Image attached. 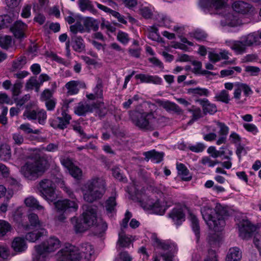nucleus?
Wrapping results in <instances>:
<instances>
[{"mask_svg":"<svg viewBox=\"0 0 261 261\" xmlns=\"http://www.w3.org/2000/svg\"><path fill=\"white\" fill-rule=\"evenodd\" d=\"M50 124L54 128H59L63 129L65 125V120L63 118L57 117L55 119L51 120Z\"/></svg>","mask_w":261,"mask_h":261,"instance_id":"obj_56","label":"nucleus"},{"mask_svg":"<svg viewBox=\"0 0 261 261\" xmlns=\"http://www.w3.org/2000/svg\"><path fill=\"white\" fill-rule=\"evenodd\" d=\"M69 15L66 17V21L68 23L72 24L74 23V24L72 25H75L81 23V21L82 20V16L81 15L73 13L70 12H69Z\"/></svg>","mask_w":261,"mask_h":261,"instance_id":"obj_46","label":"nucleus"},{"mask_svg":"<svg viewBox=\"0 0 261 261\" xmlns=\"http://www.w3.org/2000/svg\"><path fill=\"white\" fill-rule=\"evenodd\" d=\"M93 106L94 110L99 117H103L106 114L107 109L103 102L93 103Z\"/></svg>","mask_w":261,"mask_h":261,"instance_id":"obj_48","label":"nucleus"},{"mask_svg":"<svg viewBox=\"0 0 261 261\" xmlns=\"http://www.w3.org/2000/svg\"><path fill=\"white\" fill-rule=\"evenodd\" d=\"M144 155L146 158L150 159L154 163H159L162 161L164 153L156 152L154 150H152L144 152Z\"/></svg>","mask_w":261,"mask_h":261,"instance_id":"obj_33","label":"nucleus"},{"mask_svg":"<svg viewBox=\"0 0 261 261\" xmlns=\"http://www.w3.org/2000/svg\"><path fill=\"white\" fill-rule=\"evenodd\" d=\"M78 5L80 10L83 12L86 10L89 11L92 13L96 12V10L94 9L90 0H79Z\"/></svg>","mask_w":261,"mask_h":261,"instance_id":"obj_39","label":"nucleus"},{"mask_svg":"<svg viewBox=\"0 0 261 261\" xmlns=\"http://www.w3.org/2000/svg\"><path fill=\"white\" fill-rule=\"evenodd\" d=\"M45 233V230L44 228H41L38 231H35L28 233L25 235V239L30 242H35Z\"/></svg>","mask_w":261,"mask_h":261,"instance_id":"obj_40","label":"nucleus"},{"mask_svg":"<svg viewBox=\"0 0 261 261\" xmlns=\"http://www.w3.org/2000/svg\"><path fill=\"white\" fill-rule=\"evenodd\" d=\"M155 102L160 107H162L168 112H172L177 114L183 113V111L174 102L159 99H156Z\"/></svg>","mask_w":261,"mask_h":261,"instance_id":"obj_16","label":"nucleus"},{"mask_svg":"<svg viewBox=\"0 0 261 261\" xmlns=\"http://www.w3.org/2000/svg\"><path fill=\"white\" fill-rule=\"evenodd\" d=\"M226 43L237 55H242L246 51L247 47L241 39L240 40L226 41Z\"/></svg>","mask_w":261,"mask_h":261,"instance_id":"obj_17","label":"nucleus"},{"mask_svg":"<svg viewBox=\"0 0 261 261\" xmlns=\"http://www.w3.org/2000/svg\"><path fill=\"white\" fill-rule=\"evenodd\" d=\"M176 168L178 175L181 177L182 180L189 181L191 179L192 176L189 175L188 169L183 164L177 163Z\"/></svg>","mask_w":261,"mask_h":261,"instance_id":"obj_35","label":"nucleus"},{"mask_svg":"<svg viewBox=\"0 0 261 261\" xmlns=\"http://www.w3.org/2000/svg\"><path fill=\"white\" fill-rule=\"evenodd\" d=\"M158 20L159 22V25L161 27H165L166 28L171 27L170 23L171 20L170 18L165 15L162 14L159 15L158 17Z\"/></svg>","mask_w":261,"mask_h":261,"instance_id":"obj_57","label":"nucleus"},{"mask_svg":"<svg viewBox=\"0 0 261 261\" xmlns=\"http://www.w3.org/2000/svg\"><path fill=\"white\" fill-rule=\"evenodd\" d=\"M141 206L146 210H151L154 213L162 215L164 213L165 208L158 200L153 198L151 196H148V193L144 191H138L136 193Z\"/></svg>","mask_w":261,"mask_h":261,"instance_id":"obj_10","label":"nucleus"},{"mask_svg":"<svg viewBox=\"0 0 261 261\" xmlns=\"http://www.w3.org/2000/svg\"><path fill=\"white\" fill-rule=\"evenodd\" d=\"M13 20L11 16L7 14L0 16V27H8Z\"/></svg>","mask_w":261,"mask_h":261,"instance_id":"obj_59","label":"nucleus"},{"mask_svg":"<svg viewBox=\"0 0 261 261\" xmlns=\"http://www.w3.org/2000/svg\"><path fill=\"white\" fill-rule=\"evenodd\" d=\"M78 82L75 81L69 82L66 84V88L68 89L67 92L68 95H73L78 93L77 88Z\"/></svg>","mask_w":261,"mask_h":261,"instance_id":"obj_51","label":"nucleus"},{"mask_svg":"<svg viewBox=\"0 0 261 261\" xmlns=\"http://www.w3.org/2000/svg\"><path fill=\"white\" fill-rule=\"evenodd\" d=\"M24 202L27 207L41 211L43 214L45 213L44 207L40 205L39 201L32 196L26 198L24 200Z\"/></svg>","mask_w":261,"mask_h":261,"instance_id":"obj_28","label":"nucleus"},{"mask_svg":"<svg viewBox=\"0 0 261 261\" xmlns=\"http://www.w3.org/2000/svg\"><path fill=\"white\" fill-rule=\"evenodd\" d=\"M11 157L10 146L8 144H2L0 147V159L2 161H7Z\"/></svg>","mask_w":261,"mask_h":261,"instance_id":"obj_38","label":"nucleus"},{"mask_svg":"<svg viewBox=\"0 0 261 261\" xmlns=\"http://www.w3.org/2000/svg\"><path fill=\"white\" fill-rule=\"evenodd\" d=\"M102 85L100 81H98L96 87L93 89V93L87 94V97L89 99L101 98L103 96Z\"/></svg>","mask_w":261,"mask_h":261,"instance_id":"obj_36","label":"nucleus"},{"mask_svg":"<svg viewBox=\"0 0 261 261\" xmlns=\"http://www.w3.org/2000/svg\"><path fill=\"white\" fill-rule=\"evenodd\" d=\"M242 24L241 19L232 12L226 14L221 20V24L223 27L234 28L240 27Z\"/></svg>","mask_w":261,"mask_h":261,"instance_id":"obj_13","label":"nucleus"},{"mask_svg":"<svg viewBox=\"0 0 261 261\" xmlns=\"http://www.w3.org/2000/svg\"><path fill=\"white\" fill-rule=\"evenodd\" d=\"M27 59L25 57H20L13 62L12 68L14 69H21L26 64Z\"/></svg>","mask_w":261,"mask_h":261,"instance_id":"obj_58","label":"nucleus"},{"mask_svg":"<svg viewBox=\"0 0 261 261\" xmlns=\"http://www.w3.org/2000/svg\"><path fill=\"white\" fill-rule=\"evenodd\" d=\"M205 145L201 143H197L194 145H189L188 148L193 152H201L205 149Z\"/></svg>","mask_w":261,"mask_h":261,"instance_id":"obj_64","label":"nucleus"},{"mask_svg":"<svg viewBox=\"0 0 261 261\" xmlns=\"http://www.w3.org/2000/svg\"><path fill=\"white\" fill-rule=\"evenodd\" d=\"M131 242L130 238L127 237L124 232H120L119 233L118 243L121 247H128Z\"/></svg>","mask_w":261,"mask_h":261,"instance_id":"obj_55","label":"nucleus"},{"mask_svg":"<svg viewBox=\"0 0 261 261\" xmlns=\"http://www.w3.org/2000/svg\"><path fill=\"white\" fill-rule=\"evenodd\" d=\"M47 118L46 112L44 110L37 111V119L39 124L44 125Z\"/></svg>","mask_w":261,"mask_h":261,"instance_id":"obj_63","label":"nucleus"},{"mask_svg":"<svg viewBox=\"0 0 261 261\" xmlns=\"http://www.w3.org/2000/svg\"><path fill=\"white\" fill-rule=\"evenodd\" d=\"M245 71L250 76H257L260 72V69L259 67L253 66H245Z\"/></svg>","mask_w":261,"mask_h":261,"instance_id":"obj_60","label":"nucleus"},{"mask_svg":"<svg viewBox=\"0 0 261 261\" xmlns=\"http://www.w3.org/2000/svg\"><path fill=\"white\" fill-rule=\"evenodd\" d=\"M226 0H200L199 5L205 12L212 13L214 10L225 7Z\"/></svg>","mask_w":261,"mask_h":261,"instance_id":"obj_12","label":"nucleus"},{"mask_svg":"<svg viewBox=\"0 0 261 261\" xmlns=\"http://www.w3.org/2000/svg\"><path fill=\"white\" fill-rule=\"evenodd\" d=\"M188 93L194 96H207L210 94V91L205 88L197 87L195 88H190L188 90Z\"/></svg>","mask_w":261,"mask_h":261,"instance_id":"obj_45","label":"nucleus"},{"mask_svg":"<svg viewBox=\"0 0 261 261\" xmlns=\"http://www.w3.org/2000/svg\"><path fill=\"white\" fill-rule=\"evenodd\" d=\"M116 206V198L114 196L110 197L106 201L105 207L108 215L112 216V213L115 212Z\"/></svg>","mask_w":261,"mask_h":261,"instance_id":"obj_42","label":"nucleus"},{"mask_svg":"<svg viewBox=\"0 0 261 261\" xmlns=\"http://www.w3.org/2000/svg\"><path fill=\"white\" fill-rule=\"evenodd\" d=\"M12 140L14 145L20 146L24 143V138L20 132H16L12 134Z\"/></svg>","mask_w":261,"mask_h":261,"instance_id":"obj_54","label":"nucleus"},{"mask_svg":"<svg viewBox=\"0 0 261 261\" xmlns=\"http://www.w3.org/2000/svg\"><path fill=\"white\" fill-rule=\"evenodd\" d=\"M12 248L15 251L21 252L27 249V246L23 239L17 237L15 238L12 242Z\"/></svg>","mask_w":261,"mask_h":261,"instance_id":"obj_32","label":"nucleus"},{"mask_svg":"<svg viewBox=\"0 0 261 261\" xmlns=\"http://www.w3.org/2000/svg\"><path fill=\"white\" fill-rule=\"evenodd\" d=\"M39 195L48 203L54 202L56 208V220L59 223L64 222L65 218V201L58 200L61 193L56 189L55 184L50 179H43L38 185Z\"/></svg>","mask_w":261,"mask_h":261,"instance_id":"obj_1","label":"nucleus"},{"mask_svg":"<svg viewBox=\"0 0 261 261\" xmlns=\"http://www.w3.org/2000/svg\"><path fill=\"white\" fill-rule=\"evenodd\" d=\"M95 4H96L97 7L99 9L111 14L112 16L117 18L119 22L124 24L127 23V21L125 19L124 16L121 15L119 12L113 10L110 8L105 6H103L101 4H100L97 2H95Z\"/></svg>","mask_w":261,"mask_h":261,"instance_id":"obj_24","label":"nucleus"},{"mask_svg":"<svg viewBox=\"0 0 261 261\" xmlns=\"http://www.w3.org/2000/svg\"><path fill=\"white\" fill-rule=\"evenodd\" d=\"M200 163L205 166L213 167L217 164H219L220 162L217 160H213L210 156H205L201 159Z\"/></svg>","mask_w":261,"mask_h":261,"instance_id":"obj_53","label":"nucleus"},{"mask_svg":"<svg viewBox=\"0 0 261 261\" xmlns=\"http://www.w3.org/2000/svg\"><path fill=\"white\" fill-rule=\"evenodd\" d=\"M150 239L154 247L165 252L161 253L164 261H175L173 259V256L177 252V248L174 242L170 240H161L158 238L156 234L154 233L151 234Z\"/></svg>","mask_w":261,"mask_h":261,"instance_id":"obj_9","label":"nucleus"},{"mask_svg":"<svg viewBox=\"0 0 261 261\" xmlns=\"http://www.w3.org/2000/svg\"><path fill=\"white\" fill-rule=\"evenodd\" d=\"M81 220L79 221L75 217L70 221L76 232H82L96 224L99 219L97 216V207L93 205H84Z\"/></svg>","mask_w":261,"mask_h":261,"instance_id":"obj_4","label":"nucleus"},{"mask_svg":"<svg viewBox=\"0 0 261 261\" xmlns=\"http://www.w3.org/2000/svg\"><path fill=\"white\" fill-rule=\"evenodd\" d=\"M71 45L74 50L77 52H82L85 49L84 40L81 37L72 38Z\"/></svg>","mask_w":261,"mask_h":261,"instance_id":"obj_41","label":"nucleus"},{"mask_svg":"<svg viewBox=\"0 0 261 261\" xmlns=\"http://www.w3.org/2000/svg\"><path fill=\"white\" fill-rule=\"evenodd\" d=\"M215 125L218 128V136L214 133L216 130L215 127L214 125L205 126L203 128L205 132H213L205 134L203 136V139L206 141L212 142L216 140V144L217 145H220L225 144L227 142V136L229 133V127L223 122L218 121H214Z\"/></svg>","mask_w":261,"mask_h":261,"instance_id":"obj_8","label":"nucleus"},{"mask_svg":"<svg viewBox=\"0 0 261 261\" xmlns=\"http://www.w3.org/2000/svg\"><path fill=\"white\" fill-rule=\"evenodd\" d=\"M106 182L102 177H93L82 188L84 200L88 202H93L101 198L106 192Z\"/></svg>","mask_w":261,"mask_h":261,"instance_id":"obj_3","label":"nucleus"},{"mask_svg":"<svg viewBox=\"0 0 261 261\" xmlns=\"http://www.w3.org/2000/svg\"><path fill=\"white\" fill-rule=\"evenodd\" d=\"M232 7L234 11L242 14L250 13L253 11V8L250 4L243 1L234 2Z\"/></svg>","mask_w":261,"mask_h":261,"instance_id":"obj_19","label":"nucleus"},{"mask_svg":"<svg viewBox=\"0 0 261 261\" xmlns=\"http://www.w3.org/2000/svg\"><path fill=\"white\" fill-rule=\"evenodd\" d=\"M28 220L30 225L28 224L30 227L25 230L31 229V227L33 228H41L42 223L39 220L38 215L35 213H31L28 215Z\"/></svg>","mask_w":261,"mask_h":261,"instance_id":"obj_37","label":"nucleus"},{"mask_svg":"<svg viewBox=\"0 0 261 261\" xmlns=\"http://www.w3.org/2000/svg\"><path fill=\"white\" fill-rule=\"evenodd\" d=\"M201 213L204 220L209 228L215 231H219L225 226L226 210L219 203L216 204L215 208L211 205H203L201 207Z\"/></svg>","mask_w":261,"mask_h":261,"instance_id":"obj_2","label":"nucleus"},{"mask_svg":"<svg viewBox=\"0 0 261 261\" xmlns=\"http://www.w3.org/2000/svg\"><path fill=\"white\" fill-rule=\"evenodd\" d=\"M18 129L22 131L26 134H39L41 132L40 129H33L32 128L31 125L29 123H24L20 124L18 127Z\"/></svg>","mask_w":261,"mask_h":261,"instance_id":"obj_43","label":"nucleus"},{"mask_svg":"<svg viewBox=\"0 0 261 261\" xmlns=\"http://www.w3.org/2000/svg\"><path fill=\"white\" fill-rule=\"evenodd\" d=\"M93 226H94V234L99 237L103 236L108 227L107 223L100 218Z\"/></svg>","mask_w":261,"mask_h":261,"instance_id":"obj_34","label":"nucleus"},{"mask_svg":"<svg viewBox=\"0 0 261 261\" xmlns=\"http://www.w3.org/2000/svg\"><path fill=\"white\" fill-rule=\"evenodd\" d=\"M239 235L243 239H248L255 231L256 227L248 220L243 221L239 227Z\"/></svg>","mask_w":261,"mask_h":261,"instance_id":"obj_14","label":"nucleus"},{"mask_svg":"<svg viewBox=\"0 0 261 261\" xmlns=\"http://www.w3.org/2000/svg\"><path fill=\"white\" fill-rule=\"evenodd\" d=\"M35 252L33 254V261H49V253L38 245L35 246Z\"/></svg>","mask_w":261,"mask_h":261,"instance_id":"obj_23","label":"nucleus"},{"mask_svg":"<svg viewBox=\"0 0 261 261\" xmlns=\"http://www.w3.org/2000/svg\"><path fill=\"white\" fill-rule=\"evenodd\" d=\"M94 249L88 243L75 246L66 244V261H92Z\"/></svg>","mask_w":261,"mask_h":261,"instance_id":"obj_7","label":"nucleus"},{"mask_svg":"<svg viewBox=\"0 0 261 261\" xmlns=\"http://www.w3.org/2000/svg\"><path fill=\"white\" fill-rule=\"evenodd\" d=\"M40 86V84L35 76L31 77L25 84V89L27 90L35 88L36 91H38Z\"/></svg>","mask_w":261,"mask_h":261,"instance_id":"obj_44","label":"nucleus"},{"mask_svg":"<svg viewBox=\"0 0 261 261\" xmlns=\"http://www.w3.org/2000/svg\"><path fill=\"white\" fill-rule=\"evenodd\" d=\"M242 257V252L240 249L237 247H233L229 250L226 261H240Z\"/></svg>","mask_w":261,"mask_h":261,"instance_id":"obj_31","label":"nucleus"},{"mask_svg":"<svg viewBox=\"0 0 261 261\" xmlns=\"http://www.w3.org/2000/svg\"><path fill=\"white\" fill-rule=\"evenodd\" d=\"M234 86L235 89L233 97L236 99L239 100L240 99L242 91H243L246 96H248L252 93V91L250 87L246 84L237 83L235 84Z\"/></svg>","mask_w":261,"mask_h":261,"instance_id":"obj_20","label":"nucleus"},{"mask_svg":"<svg viewBox=\"0 0 261 261\" xmlns=\"http://www.w3.org/2000/svg\"><path fill=\"white\" fill-rule=\"evenodd\" d=\"M93 111V104L90 105L87 102H80L74 109L75 113L79 116H84L87 113H91Z\"/></svg>","mask_w":261,"mask_h":261,"instance_id":"obj_27","label":"nucleus"},{"mask_svg":"<svg viewBox=\"0 0 261 261\" xmlns=\"http://www.w3.org/2000/svg\"><path fill=\"white\" fill-rule=\"evenodd\" d=\"M99 28L97 21L92 17L82 16L81 23L75 25H71L70 30L73 34H76L78 32L85 33L90 32L91 30L96 31Z\"/></svg>","mask_w":261,"mask_h":261,"instance_id":"obj_11","label":"nucleus"},{"mask_svg":"<svg viewBox=\"0 0 261 261\" xmlns=\"http://www.w3.org/2000/svg\"><path fill=\"white\" fill-rule=\"evenodd\" d=\"M66 168L69 170L70 174L75 179L79 180L82 178V171L81 169L75 166L69 159H66Z\"/></svg>","mask_w":261,"mask_h":261,"instance_id":"obj_26","label":"nucleus"},{"mask_svg":"<svg viewBox=\"0 0 261 261\" xmlns=\"http://www.w3.org/2000/svg\"><path fill=\"white\" fill-rule=\"evenodd\" d=\"M23 83L20 80L16 81L12 89V94L14 96H18L21 93Z\"/></svg>","mask_w":261,"mask_h":261,"instance_id":"obj_62","label":"nucleus"},{"mask_svg":"<svg viewBox=\"0 0 261 261\" xmlns=\"http://www.w3.org/2000/svg\"><path fill=\"white\" fill-rule=\"evenodd\" d=\"M169 216L177 225H179L185 220V215L181 207L173 208Z\"/></svg>","mask_w":261,"mask_h":261,"instance_id":"obj_25","label":"nucleus"},{"mask_svg":"<svg viewBox=\"0 0 261 261\" xmlns=\"http://www.w3.org/2000/svg\"><path fill=\"white\" fill-rule=\"evenodd\" d=\"M45 170V166L39 159L31 156L21 166L19 172L25 179L32 181L42 176Z\"/></svg>","mask_w":261,"mask_h":261,"instance_id":"obj_6","label":"nucleus"},{"mask_svg":"<svg viewBox=\"0 0 261 261\" xmlns=\"http://www.w3.org/2000/svg\"><path fill=\"white\" fill-rule=\"evenodd\" d=\"M42 249L48 253L54 252L61 246V243L58 238L52 237L46 241L38 245Z\"/></svg>","mask_w":261,"mask_h":261,"instance_id":"obj_15","label":"nucleus"},{"mask_svg":"<svg viewBox=\"0 0 261 261\" xmlns=\"http://www.w3.org/2000/svg\"><path fill=\"white\" fill-rule=\"evenodd\" d=\"M129 116L133 123L141 130H152L158 123L159 119L155 111L130 112Z\"/></svg>","mask_w":261,"mask_h":261,"instance_id":"obj_5","label":"nucleus"},{"mask_svg":"<svg viewBox=\"0 0 261 261\" xmlns=\"http://www.w3.org/2000/svg\"><path fill=\"white\" fill-rule=\"evenodd\" d=\"M189 219L191 222L192 229L195 232L196 236L198 237L199 234L200 229L198 220L196 216L193 214H190Z\"/></svg>","mask_w":261,"mask_h":261,"instance_id":"obj_50","label":"nucleus"},{"mask_svg":"<svg viewBox=\"0 0 261 261\" xmlns=\"http://www.w3.org/2000/svg\"><path fill=\"white\" fill-rule=\"evenodd\" d=\"M27 25L20 20L17 21L12 28V31L15 37L22 38L24 37V32Z\"/></svg>","mask_w":261,"mask_h":261,"instance_id":"obj_29","label":"nucleus"},{"mask_svg":"<svg viewBox=\"0 0 261 261\" xmlns=\"http://www.w3.org/2000/svg\"><path fill=\"white\" fill-rule=\"evenodd\" d=\"M241 39L247 47L252 45H257L260 44L258 35L255 32L244 35L241 37Z\"/></svg>","mask_w":261,"mask_h":261,"instance_id":"obj_21","label":"nucleus"},{"mask_svg":"<svg viewBox=\"0 0 261 261\" xmlns=\"http://www.w3.org/2000/svg\"><path fill=\"white\" fill-rule=\"evenodd\" d=\"M23 212L21 207H18L14 212L13 215V220L18 224V227H21L24 229L29 228L30 226L23 222Z\"/></svg>","mask_w":261,"mask_h":261,"instance_id":"obj_30","label":"nucleus"},{"mask_svg":"<svg viewBox=\"0 0 261 261\" xmlns=\"http://www.w3.org/2000/svg\"><path fill=\"white\" fill-rule=\"evenodd\" d=\"M117 40L124 45L127 44L129 41L128 35L122 31H119L117 35Z\"/></svg>","mask_w":261,"mask_h":261,"instance_id":"obj_61","label":"nucleus"},{"mask_svg":"<svg viewBox=\"0 0 261 261\" xmlns=\"http://www.w3.org/2000/svg\"><path fill=\"white\" fill-rule=\"evenodd\" d=\"M13 44L12 38L10 36H3L0 37V46L7 49L11 47Z\"/></svg>","mask_w":261,"mask_h":261,"instance_id":"obj_47","label":"nucleus"},{"mask_svg":"<svg viewBox=\"0 0 261 261\" xmlns=\"http://www.w3.org/2000/svg\"><path fill=\"white\" fill-rule=\"evenodd\" d=\"M215 98L216 100L228 103L230 100L229 95L228 91L223 90L220 92L217 93Z\"/></svg>","mask_w":261,"mask_h":261,"instance_id":"obj_49","label":"nucleus"},{"mask_svg":"<svg viewBox=\"0 0 261 261\" xmlns=\"http://www.w3.org/2000/svg\"><path fill=\"white\" fill-rule=\"evenodd\" d=\"M11 229V226L10 223L5 220H0V238L5 236Z\"/></svg>","mask_w":261,"mask_h":261,"instance_id":"obj_52","label":"nucleus"},{"mask_svg":"<svg viewBox=\"0 0 261 261\" xmlns=\"http://www.w3.org/2000/svg\"><path fill=\"white\" fill-rule=\"evenodd\" d=\"M75 196L71 191L66 188V215L70 212H75L78 208Z\"/></svg>","mask_w":261,"mask_h":261,"instance_id":"obj_18","label":"nucleus"},{"mask_svg":"<svg viewBox=\"0 0 261 261\" xmlns=\"http://www.w3.org/2000/svg\"><path fill=\"white\" fill-rule=\"evenodd\" d=\"M196 101L201 106L204 113L213 114L217 111L216 106L206 98L198 99Z\"/></svg>","mask_w":261,"mask_h":261,"instance_id":"obj_22","label":"nucleus"}]
</instances>
